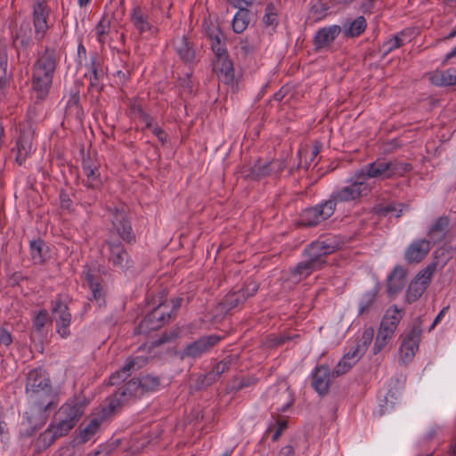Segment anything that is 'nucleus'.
Here are the masks:
<instances>
[{
  "mask_svg": "<svg viewBox=\"0 0 456 456\" xmlns=\"http://www.w3.org/2000/svg\"><path fill=\"white\" fill-rule=\"evenodd\" d=\"M32 1V21L35 29V39L41 42L49 28L48 19L50 15V8L46 0H31Z\"/></svg>",
  "mask_w": 456,
  "mask_h": 456,
  "instance_id": "f8f14e48",
  "label": "nucleus"
},
{
  "mask_svg": "<svg viewBox=\"0 0 456 456\" xmlns=\"http://www.w3.org/2000/svg\"><path fill=\"white\" fill-rule=\"evenodd\" d=\"M396 40L397 39H394V37H391L382 45L381 50L383 51V53L385 55L388 54L393 50L398 48V43H396Z\"/></svg>",
  "mask_w": 456,
  "mask_h": 456,
  "instance_id": "338daca9",
  "label": "nucleus"
},
{
  "mask_svg": "<svg viewBox=\"0 0 456 456\" xmlns=\"http://www.w3.org/2000/svg\"><path fill=\"white\" fill-rule=\"evenodd\" d=\"M85 67L87 69L85 77L89 78L90 87H98L100 80L103 77V71L97 53H91L90 61L86 63Z\"/></svg>",
  "mask_w": 456,
  "mask_h": 456,
  "instance_id": "393cba45",
  "label": "nucleus"
},
{
  "mask_svg": "<svg viewBox=\"0 0 456 456\" xmlns=\"http://www.w3.org/2000/svg\"><path fill=\"white\" fill-rule=\"evenodd\" d=\"M354 364V359L350 360L348 355H344L334 368L332 377H339L346 373Z\"/></svg>",
  "mask_w": 456,
  "mask_h": 456,
  "instance_id": "864d4df0",
  "label": "nucleus"
},
{
  "mask_svg": "<svg viewBox=\"0 0 456 456\" xmlns=\"http://www.w3.org/2000/svg\"><path fill=\"white\" fill-rule=\"evenodd\" d=\"M450 258V251L445 248H439L434 252V260L431 264H435L436 269H442Z\"/></svg>",
  "mask_w": 456,
  "mask_h": 456,
  "instance_id": "603ef678",
  "label": "nucleus"
},
{
  "mask_svg": "<svg viewBox=\"0 0 456 456\" xmlns=\"http://www.w3.org/2000/svg\"><path fill=\"white\" fill-rule=\"evenodd\" d=\"M365 179L388 180L404 176L412 170V165L397 159H377L361 169Z\"/></svg>",
  "mask_w": 456,
  "mask_h": 456,
  "instance_id": "7ed1b4c3",
  "label": "nucleus"
},
{
  "mask_svg": "<svg viewBox=\"0 0 456 456\" xmlns=\"http://www.w3.org/2000/svg\"><path fill=\"white\" fill-rule=\"evenodd\" d=\"M403 314V311L398 309L397 306L390 307L387 310L380 324L395 331Z\"/></svg>",
  "mask_w": 456,
  "mask_h": 456,
  "instance_id": "ea45409f",
  "label": "nucleus"
},
{
  "mask_svg": "<svg viewBox=\"0 0 456 456\" xmlns=\"http://www.w3.org/2000/svg\"><path fill=\"white\" fill-rule=\"evenodd\" d=\"M395 332V330L387 327L381 324L379 325L373 346L374 354H379L388 344L390 339L394 337Z\"/></svg>",
  "mask_w": 456,
  "mask_h": 456,
  "instance_id": "4c0bfd02",
  "label": "nucleus"
},
{
  "mask_svg": "<svg viewBox=\"0 0 456 456\" xmlns=\"http://www.w3.org/2000/svg\"><path fill=\"white\" fill-rule=\"evenodd\" d=\"M85 281L92 291L90 300H95L99 306L104 303L102 288L90 270L84 272Z\"/></svg>",
  "mask_w": 456,
  "mask_h": 456,
  "instance_id": "e433bc0d",
  "label": "nucleus"
},
{
  "mask_svg": "<svg viewBox=\"0 0 456 456\" xmlns=\"http://www.w3.org/2000/svg\"><path fill=\"white\" fill-rule=\"evenodd\" d=\"M361 170H357L348 180L349 184L338 188L330 196L329 201H331L334 209L338 203H345L356 200L361 197L367 195L370 189L366 184L364 175H362Z\"/></svg>",
  "mask_w": 456,
  "mask_h": 456,
  "instance_id": "423d86ee",
  "label": "nucleus"
},
{
  "mask_svg": "<svg viewBox=\"0 0 456 456\" xmlns=\"http://www.w3.org/2000/svg\"><path fill=\"white\" fill-rule=\"evenodd\" d=\"M29 251L34 264L41 265L47 257L48 247L44 240L38 239L30 241Z\"/></svg>",
  "mask_w": 456,
  "mask_h": 456,
  "instance_id": "c9c22d12",
  "label": "nucleus"
},
{
  "mask_svg": "<svg viewBox=\"0 0 456 456\" xmlns=\"http://www.w3.org/2000/svg\"><path fill=\"white\" fill-rule=\"evenodd\" d=\"M269 165V167L272 169L273 175H277L281 172H282L286 167V162L282 159H274L272 161L267 162Z\"/></svg>",
  "mask_w": 456,
  "mask_h": 456,
  "instance_id": "0e129e2a",
  "label": "nucleus"
},
{
  "mask_svg": "<svg viewBox=\"0 0 456 456\" xmlns=\"http://www.w3.org/2000/svg\"><path fill=\"white\" fill-rule=\"evenodd\" d=\"M249 21V11L247 8L240 7L233 17L232 30L236 34L242 33L248 28Z\"/></svg>",
  "mask_w": 456,
  "mask_h": 456,
  "instance_id": "58836bf2",
  "label": "nucleus"
},
{
  "mask_svg": "<svg viewBox=\"0 0 456 456\" xmlns=\"http://www.w3.org/2000/svg\"><path fill=\"white\" fill-rule=\"evenodd\" d=\"M209 41L211 49L214 52L216 57L224 56L225 54H228L223 35L216 37Z\"/></svg>",
  "mask_w": 456,
  "mask_h": 456,
  "instance_id": "13d9d810",
  "label": "nucleus"
},
{
  "mask_svg": "<svg viewBox=\"0 0 456 456\" xmlns=\"http://www.w3.org/2000/svg\"><path fill=\"white\" fill-rule=\"evenodd\" d=\"M57 65L58 57L54 48L46 47L37 53L32 67V88L38 99H44L48 94Z\"/></svg>",
  "mask_w": 456,
  "mask_h": 456,
  "instance_id": "f257e3e1",
  "label": "nucleus"
},
{
  "mask_svg": "<svg viewBox=\"0 0 456 456\" xmlns=\"http://www.w3.org/2000/svg\"><path fill=\"white\" fill-rule=\"evenodd\" d=\"M232 361V357H227L217 362L212 370L216 376L220 378L223 373L226 372L231 367Z\"/></svg>",
  "mask_w": 456,
  "mask_h": 456,
  "instance_id": "052dcab7",
  "label": "nucleus"
},
{
  "mask_svg": "<svg viewBox=\"0 0 456 456\" xmlns=\"http://www.w3.org/2000/svg\"><path fill=\"white\" fill-rule=\"evenodd\" d=\"M258 290V284L256 281H247L243 288L236 291L229 292L222 300L221 305L225 311L240 307L249 297Z\"/></svg>",
  "mask_w": 456,
  "mask_h": 456,
  "instance_id": "2eb2a0df",
  "label": "nucleus"
},
{
  "mask_svg": "<svg viewBox=\"0 0 456 456\" xmlns=\"http://www.w3.org/2000/svg\"><path fill=\"white\" fill-rule=\"evenodd\" d=\"M102 423V419L93 418L88 424L84 428H80L77 439L79 443L85 444L96 434Z\"/></svg>",
  "mask_w": 456,
  "mask_h": 456,
  "instance_id": "79ce46f5",
  "label": "nucleus"
},
{
  "mask_svg": "<svg viewBox=\"0 0 456 456\" xmlns=\"http://www.w3.org/2000/svg\"><path fill=\"white\" fill-rule=\"evenodd\" d=\"M215 69L218 74L220 80L225 84H232L234 80V69L232 61L229 59L228 54L216 57Z\"/></svg>",
  "mask_w": 456,
  "mask_h": 456,
  "instance_id": "a878e982",
  "label": "nucleus"
},
{
  "mask_svg": "<svg viewBox=\"0 0 456 456\" xmlns=\"http://www.w3.org/2000/svg\"><path fill=\"white\" fill-rule=\"evenodd\" d=\"M25 393L30 401L60 402L59 395L52 386L49 373L41 367L28 372Z\"/></svg>",
  "mask_w": 456,
  "mask_h": 456,
  "instance_id": "f03ea898",
  "label": "nucleus"
},
{
  "mask_svg": "<svg viewBox=\"0 0 456 456\" xmlns=\"http://www.w3.org/2000/svg\"><path fill=\"white\" fill-rule=\"evenodd\" d=\"M204 32L206 37L211 40L216 37L222 36V30L219 26L212 21H205L204 22Z\"/></svg>",
  "mask_w": 456,
  "mask_h": 456,
  "instance_id": "bf43d9fd",
  "label": "nucleus"
},
{
  "mask_svg": "<svg viewBox=\"0 0 456 456\" xmlns=\"http://www.w3.org/2000/svg\"><path fill=\"white\" fill-rule=\"evenodd\" d=\"M430 81L437 86H450L456 85V69L436 70L430 76Z\"/></svg>",
  "mask_w": 456,
  "mask_h": 456,
  "instance_id": "473e14b6",
  "label": "nucleus"
},
{
  "mask_svg": "<svg viewBox=\"0 0 456 456\" xmlns=\"http://www.w3.org/2000/svg\"><path fill=\"white\" fill-rule=\"evenodd\" d=\"M405 208L406 206L402 203H388L379 206L377 208V214L384 216L388 214H394L395 217H400Z\"/></svg>",
  "mask_w": 456,
  "mask_h": 456,
  "instance_id": "09e8293b",
  "label": "nucleus"
},
{
  "mask_svg": "<svg viewBox=\"0 0 456 456\" xmlns=\"http://www.w3.org/2000/svg\"><path fill=\"white\" fill-rule=\"evenodd\" d=\"M315 271H317V269L306 259H305L299 262L295 267L290 269L289 280L291 282L298 283L302 280L310 276Z\"/></svg>",
  "mask_w": 456,
  "mask_h": 456,
  "instance_id": "2f4dec72",
  "label": "nucleus"
},
{
  "mask_svg": "<svg viewBox=\"0 0 456 456\" xmlns=\"http://www.w3.org/2000/svg\"><path fill=\"white\" fill-rule=\"evenodd\" d=\"M342 28L338 25H330L318 29L314 37L315 50L328 48L341 33Z\"/></svg>",
  "mask_w": 456,
  "mask_h": 456,
  "instance_id": "5701e85b",
  "label": "nucleus"
},
{
  "mask_svg": "<svg viewBox=\"0 0 456 456\" xmlns=\"http://www.w3.org/2000/svg\"><path fill=\"white\" fill-rule=\"evenodd\" d=\"M437 269L435 267V264H429L427 267L421 270L417 276L414 278L415 281H419L422 285L426 288L429 285L434 273Z\"/></svg>",
  "mask_w": 456,
  "mask_h": 456,
  "instance_id": "5fc2aeb1",
  "label": "nucleus"
},
{
  "mask_svg": "<svg viewBox=\"0 0 456 456\" xmlns=\"http://www.w3.org/2000/svg\"><path fill=\"white\" fill-rule=\"evenodd\" d=\"M262 21L266 28L271 27L272 29L278 26V9L274 4L270 3L266 5Z\"/></svg>",
  "mask_w": 456,
  "mask_h": 456,
  "instance_id": "c03bdc74",
  "label": "nucleus"
},
{
  "mask_svg": "<svg viewBox=\"0 0 456 456\" xmlns=\"http://www.w3.org/2000/svg\"><path fill=\"white\" fill-rule=\"evenodd\" d=\"M374 337V329L373 328H368L366 329L360 339V343H362L361 348L362 349V352L366 350V348L370 345L372 339Z\"/></svg>",
  "mask_w": 456,
  "mask_h": 456,
  "instance_id": "e2e57ef3",
  "label": "nucleus"
},
{
  "mask_svg": "<svg viewBox=\"0 0 456 456\" xmlns=\"http://www.w3.org/2000/svg\"><path fill=\"white\" fill-rule=\"evenodd\" d=\"M75 426L66 421L56 414L53 421L48 428L39 436L38 440L45 447H48L54 443L57 438L66 436Z\"/></svg>",
  "mask_w": 456,
  "mask_h": 456,
  "instance_id": "a211bd4d",
  "label": "nucleus"
},
{
  "mask_svg": "<svg viewBox=\"0 0 456 456\" xmlns=\"http://www.w3.org/2000/svg\"><path fill=\"white\" fill-rule=\"evenodd\" d=\"M330 5L322 0H318L313 4L309 10L308 18L314 22L321 21L328 16Z\"/></svg>",
  "mask_w": 456,
  "mask_h": 456,
  "instance_id": "37998d69",
  "label": "nucleus"
},
{
  "mask_svg": "<svg viewBox=\"0 0 456 456\" xmlns=\"http://www.w3.org/2000/svg\"><path fill=\"white\" fill-rule=\"evenodd\" d=\"M94 31L98 43L104 45L110 36V20L106 16L102 17L99 22L95 25Z\"/></svg>",
  "mask_w": 456,
  "mask_h": 456,
  "instance_id": "a19ab883",
  "label": "nucleus"
},
{
  "mask_svg": "<svg viewBox=\"0 0 456 456\" xmlns=\"http://www.w3.org/2000/svg\"><path fill=\"white\" fill-rule=\"evenodd\" d=\"M86 404L87 402L83 395H74L68 399L55 414L61 419L69 421V423H71L73 426H76L81 419Z\"/></svg>",
  "mask_w": 456,
  "mask_h": 456,
  "instance_id": "4468645a",
  "label": "nucleus"
},
{
  "mask_svg": "<svg viewBox=\"0 0 456 456\" xmlns=\"http://www.w3.org/2000/svg\"><path fill=\"white\" fill-rule=\"evenodd\" d=\"M32 43V38L26 35H21L20 32L16 34L13 44L17 46L20 45L23 48L28 47Z\"/></svg>",
  "mask_w": 456,
  "mask_h": 456,
  "instance_id": "69168bd1",
  "label": "nucleus"
},
{
  "mask_svg": "<svg viewBox=\"0 0 456 456\" xmlns=\"http://www.w3.org/2000/svg\"><path fill=\"white\" fill-rule=\"evenodd\" d=\"M221 340L217 335L203 336L188 344L182 352V358L197 359L209 352Z\"/></svg>",
  "mask_w": 456,
  "mask_h": 456,
  "instance_id": "f3484780",
  "label": "nucleus"
},
{
  "mask_svg": "<svg viewBox=\"0 0 456 456\" xmlns=\"http://www.w3.org/2000/svg\"><path fill=\"white\" fill-rule=\"evenodd\" d=\"M430 251V242L425 239L413 240L404 252V259L408 264L421 262Z\"/></svg>",
  "mask_w": 456,
  "mask_h": 456,
  "instance_id": "4be33fe9",
  "label": "nucleus"
},
{
  "mask_svg": "<svg viewBox=\"0 0 456 456\" xmlns=\"http://www.w3.org/2000/svg\"><path fill=\"white\" fill-rule=\"evenodd\" d=\"M377 294V289H372L362 294L359 303V314H362L370 310V306L376 300Z\"/></svg>",
  "mask_w": 456,
  "mask_h": 456,
  "instance_id": "8fccbe9b",
  "label": "nucleus"
},
{
  "mask_svg": "<svg viewBox=\"0 0 456 456\" xmlns=\"http://www.w3.org/2000/svg\"><path fill=\"white\" fill-rule=\"evenodd\" d=\"M174 45L175 53L183 62L191 63L195 60V49L185 36L176 37Z\"/></svg>",
  "mask_w": 456,
  "mask_h": 456,
  "instance_id": "cd10ccee",
  "label": "nucleus"
},
{
  "mask_svg": "<svg viewBox=\"0 0 456 456\" xmlns=\"http://www.w3.org/2000/svg\"><path fill=\"white\" fill-rule=\"evenodd\" d=\"M405 272L402 266H395L387 277V289L389 295L397 294L404 286Z\"/></svg>",
  "mask_w": 456,
  "mask_h": 456,
  "instance_id": "7c9ffc66",
  "label": "nucleus"
},
{
  "mask_svg": "<svg viewBox=\"0 0 456 456\" xmlns=\"http://www.w3.org/2000/svg\"><path fill=\"white\" fill-rule=\"evenodd\" d=\"M139 358L127 360L126 363L118 370L113 372L107 381L108 386H117L120 382L125 381L130 375L131 370L137 365Z\"/></svg>",
  "mask_w": 456,
  "mask_h": 456,
  "instance_id": "f704fd0d",
  "label": "nucleus"
},
{
  "mask_svg": "<svg viewBox=\"0 0 456 456\" xmlns=\"http://www.w3.org/2000/svg\"><path fill=\"white\" fill-rule=\"evenodd\" d=\"M100 164L90 156L82 159V170L86 176L85 186L92 190H98L102 185V179L99 170Z\"/></svg>",
  "mask_w": 456,
  "mask_h": 456,
  "instance_id": "aec40b11",
  "label": "nucleus"
},
{
  "mask_svg": "<svg viewBox=\"0 0 456 456\" xmlns=\"http://www.w3.org/2000/svg\"><path fill=\"white\" fill-rule=\"evenodd\" d=\"M143 394L140 379H132L119 387L111 396L108 397L107 407L103 408V415L107 417L119 410L132 398L142 396Z\"/></svg>",
  "mask_w": 456,
  "mask_h": 456,
  "instance_id": "0eeeda50",
  "label": "nucleus"
},
{
  "mask_svg": "<svg viewBox=\"0 0 456 456\" xmlns=\"http://www.w3.org/2000/svg\"><path fill=\"white\" fill-rule=\"evenodd\" d=\"M52 314L55 322L56 332L62 338L70 336L69 326L72 315L69 310L68 305L62 300L61 295H58L52 301Z\"/></svg>",
  "mask_w": 456,
  "mask_h": 456,
  "instance_id": "9b49d317",
  "label": "nucleus"
},
{
  "mask_svg": "<svg viewBox=\"0 0 456 456\" xmlns=\"http://www.w3.org/2000/svg\"><path fill=\"white\" fill-rule=\"evenodd\" d=\"M183 299L180 297L159 303L151 313H149L140 322L138 330L140 333H149L157 330L168 323L182 305Z\"/></svg>",
  "mask_w": 456,
  "mask_h": 456,
  "instance_id": "20e7f679",
  "label": "nucleus"
},
{
  "mask_svg": "<svg viewBox=\"0 0 456 456\" xmlns=\"http://www.w3.org/2000/svg\"><path fill=\"white\" fill-rule=\"evenodd\" d=\"M335 209L329 200L314 207L306 208L301 215V223L305 226H315L330 217Z\"/></svg>",
  "mask_w": 456,
  "mask_h": 456,
  "instance_id": "dca6fc26",
  "label": "nucleus"
},
{
  "mask_svg": "<svg viewBox=\"0 0 456 456\" xmlns=\"http://www.w3.org/2000/svg\"><path fill=\"white\" fill-rule=\"evenodd\" d=\"M449 224L447 217L441 216L436 220L430 227L428 235L432 240H438L444 236V232Z\"/></svg>",
  "mask_w": 456,
  "mask_h": 456,
  "instance_id": "49530a36",
  "label": "nucleus"
},
{
  "mask_svg": "<svg viewBox=\"0 0 456 456\" xmlns=\"http://www.w3.org/2000/svg\"><path fill=\"white\" fill-rule=\"evenodd\" d=\"M248 175L252 179L260 180L265 176H272L273 175L268 163L257 162L250 168V172Z\"/></svg>",
  "mask_w": 456,
  "mask_h": 456,
  "instance_id": "de8ad7c7",
  "label": "nucleus"
},
{
  "mask_svg": "<svg viewBox=\"0 0 456 456\" xmlns=\"http://www.w3.org/2000/svg\"><path fill=\"white\" fill-rule=\"evenodd\" d=\"M8 53L7 46L0 43V98L4 96L6 89L9 87L11 76L7 74Z\"/></svg>",
  "mask_w": 456,
  "mask_h": 456,
  "instance_id": "c756f323",
  "label": "nucleus"
},
{
  "mask_svg": "<svg viewBox=\"0 0 456 456\" xmlns=\"http://www.w3.org/2000/svg\"><path fill=\"white\" fill-rule=\"evenodd\" d=\"M339 248V242L335 237H327L313 241L303 251V256L317 270L326 265V256Z\"/></svg>",
  "mask_w": 456,
  "mask_h": 456,
  "instance_id": "6e6552de",
  "label": "nucleus"
},
{
  "mask_svg": "<svg viewBox=\"0 0 456 456\" xmlns=\"http://www.w3.org/2000/svg\"><path fill=\"white\" fill-rule=\"evenodd\" d=\"M340 27L344 37L354 38L361 36L365 31L367 21L363 16H358L354 20H346Z\"/></svg>",
  "mask_w": 456,
  "mask_h": 456,
  "instance_id": "c85d7f7f",
  "label": "nucleus"
},
{
  "mask_svg": "<svg viewBox=\"0 0 456 456\" xmlns=\"http://www.w3.org/2000/svg\"><path fill=\"white\" fill-rule=\"evenodd\" d=\"M362 354V349L360 344H358L356 346L352 347L345 355H348L350 360L354 359V363H356Z\"/></svg>",
  "mask_w": 456,
  "mask_h": 456,
  "instance_id": "774afa93",
  "label": "nucleus"
},
{
  "mask_svg": "<svg viewBox=\"0 0 456 456\" xmlns=\"http://www.w3.org/2000/svg\"><path fill=\"white\" fill-rule=\"evenodd\" d=\"M182 329L180 327H173L169 330L165 331L158 339L154 341V346H161L170 343L178 338L181 335Z\"/></svg>",
  "mask_w": 456,
  "mask_h": 456,
  "instance_id": "3c124183",
  "label": "nucleus"
},
{
  "mask_svg": "<svg viewBox=\"0 0 456 456\" xmlns=\"http://www.w3.org/2000/svg\"><path fill=\"white\" fill-rule=\"evenodd\" d=\"M19 127L20 134L12 151L16 153L15 161L21 166L32 151L35 130L28 121L20 124Z\"/></svg>",
  "mask_w": 456,
  "mask_h": 456,
  "instance_id": "9d476101",
  "label": "nucleus"
},
{
  "mask_svg": "<svg viewBox=\"0 0 456 456\" xmlns=\"http://www.w3.org/2000/svg\"><path fill=\"white\" fill-rule=\"evenodd\" d=\"M107 245L109 248L108 260L114 268L126 272L133 266V261L121 242L108 241Z\"/></svg>",
  "mask_w": 456,
  "mask_h": 456,
  "instance_id": "6ab92c4d",
  "label": "nucleus"
},
{
  "mask_svg": "<svg viewBox=\"0 0 456 456\" xmlns=\"http://www.w3.org/2000/svg\"><path fill=\"white\" fill-rule=\"evenodd\" d=\"M48 322H50L49 314L45 309H42L33 319V329L35 331L41 333Z\"/></svg>",
  "mask_w": 456,
  "mask_h": 456,
  "instance_id": "6e6d98bb",
  "label": "nucleus"
},
{
  "mask_svg": "<svg viewBox=\"0 0 456 456\" xmlns=\"http://www.w3.org/2000/svg\"><path fill=\"white\" fill-rule=\"evenodd\" d=\"M219 378L216 376L213 370L199 378L198 383L200 387H207L216 382Z\"/></svg>",
  "mask_w": 456,
  "mask_h": 456,
  "instance_id": "680f3d73",
  "label": "nucleus"
},
{
  "mask_svg": "<svg viewBox=\"0 0 456 456\" xmlns=\"http://www.w3.org/2000/svg\"><path fill=\"white\" fill-rule=\"evenodd\" d=\"M330 370L326 365L317 366L312 374V387L320 395L328 393L330 386Z\"/></svg>",
  "mask_w": 456,
  "mask_h": 456,
  "instance_id": "b1692460",
  "label": "nucleus"
},
{
  "mask_svg": "<svg viewBox=\"0 0 456 456\" xmlns=\"http://www.w3.org/2000/svg\"><path fill=\"white\" fill-rule=\"evenodd\" d=\"M426 289L427 288L422 285L419 281H415L413 279L409 284L406 291V301L409 304L415 302L422 296Z\"/></svg>",
  "mask_w": 456,
  "mask_h": 456,
  "instance_id": "a18cd8bd",
  "label": "nucleus"
},
{
  "mask_svg": "<svg viewBox=\"0 0 456 456\" xmlns=\"http://www.w3.org/2000/svg\"><path fill=\"white\" fill-rule=\"evenodd\" d=\"M270 392L273 397L272 406L278 412H285L294 403L293 395L285 384L273 387Z\"/></svg>",
  "mask_w": 456,
  "mask_h": 456,
  "instance_id": "412c9836",
  "label": "nucleus"
},
{
  "mask_svg": "<svg viewBox=\"0 0 456 456\" xmlns=\"http://www.w3.org/2000/svg\"><path fill=\"white\" fill-rule=\"evenodd\" d=\"M111 219L112 230L126 242H135V234L133 231L127 214V207L123 204L108 208Z\"/></svg>",
  "mask_w": 456,
  "mask_h": 456,
  "instance_id": "1a4fd4ad",
  "label": "nucleus"
},
{
  "mask_svg": "<svg viewBox=\"0 0 456 456\" xmlns=\"http://www.w3.org/2000/svg\"><path fill=\"white\" fill-rule=\"evenodd\" d=\"M58 403L59 402L54 401H31L28 410L24 413L23 435L31 436L40 429L46 423L50 411L55 409Z\"/></svg>",
  "mask_w": 456,
  "mask_h": 456,
  "instance_id": "39448f33",
  "label": "nucleus"
},
{
  "mask_svg": "<svg viewBox=\"0 0 456 456\" xmlns=\"http://www.w3.org/2000/svg\"><path fill=\"white\" fill-rule=\"evenodd\" d=\"M143 394L155 391L160 385L159 379L156 376L148 375L140 379Z\"/></svg>",
  "mask_w": 456,
  "mask_h": 456,
  "instance_id": "4d7b16f0",
  "label": "nucleus"
},
{
  "mask_svg": "<svg viewBox=\"0 0 456 456\" xmlns=\"http://www.w3.org/2000/svg\"><path fill=\"white\" fill-rule=\"evenodd\" d=\"M421 333V322L418 320L414 322L410 331L403 337L400 346V360L403 362H409L413 359L419 350Z\"/></svg>",
  "mask_w": 456,
  "mask_h": 456,
  "instance_id": "ddd939ff",
  "label": "nucleus"
},
{
  "mask_svg": "<svg viewBox=\"0 0 456 456\" xmlns=\"http://www.w3.org/2000/svg\"><path fill=\"white\" fill-rule=\"evenodd\" d=\"M130 20L140 34L151 31L152 25L141 5L134 4L130 12Z\"/></svg>",
  "mask_w": 456,
  "mask_h": 456,
  "instance_id": "bb28decb",
  "label": "nucleus"
},
{
  "mask_svg": "<svg viewBox=\"0 0 456 456\" xmlns=\"http://www.w3.org/2000/svg\"><path fill=\"white\" fill-rule=\"evenodd\" d=\"M139 358L127 360L126 363L118 370L113 372L107 381L108 386H117L120 382L125 381L130 375L131 370L137 365Z\"/></svg>",
  "mask_w": 456,
  "mask_h": 456,
  "instance_id": "72a5a7b5",
  "label": "nucleus"
}]
</instances>
